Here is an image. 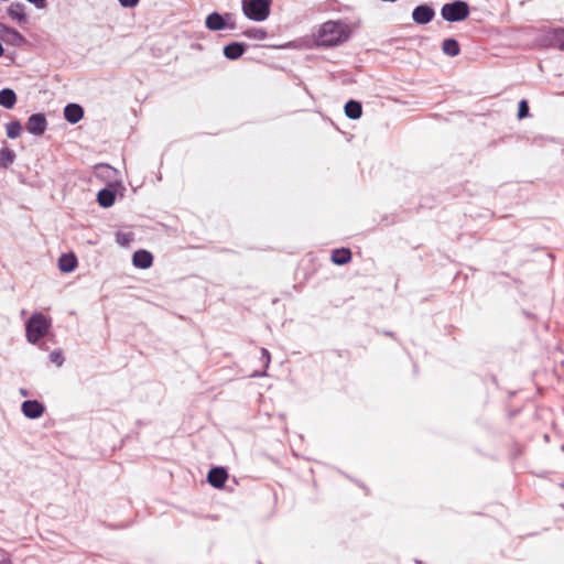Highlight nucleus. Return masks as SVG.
<instances>
[{"instance_id": "obj_29", "label": "nucleus", "mask_w": 564, "mask_h": 564, "mask_svg": "<svg viewBox=\"0 0 564 564\" xmlns=\"http://www.w3.org/2000/svg\"><path fill=\"white\" fill-rule=\"evenodd\" d=\"M122 7L133 8L138 4L139 0H118Z\"/></svg>"}, {"instance_id": "obj_6", "label": "nucleus", "mask_w": 564, "mask_h": 564, "mask_svg": "<svg viewBox=\"0 0 564 564\" xmlns=\"http://www.w3.org/2000/svg\"><path fill=\"white\" fill-rule=\"evenodd\" d=\"M205 25L210 31H220L224 29H235V22L232 15L227 13L225 15H220L217 12L210 13L205 21Z\"/></svg>"}, {"instance_id": "obj_27", "label": "nucleus", "mask_w": 564, "mask_h": 564, "mask_svg": "<svg viewBox=\"0 0 564 564\" xmlns=\"http://www.w3.org/2000/svg\"><path fill=\"white\" fill-rule=\"evenodd\" d=\"M131 240L130 234H118L117 235V242L121 246H127L129 241Z\"/></svg>"}, {"instance_id": "obj_5", "label": "nucleus", "mask_w": 564, "mask_h": 564, "mask_svg": "<svg viewBox=\"0 0 564 564\" xmlns=\"http://www.w3.org/2000/svg\"><path fill=\"white\" fill-rule=\"evenodd\" d=\"M118 189H123L122 181L115 180L109 183L107 188H104L97 194V202L104 208H109L115 204L116 200V192Z\"/></svg>"}, {"instance_id": "obj_15", "label": "nucleus", "mask_w": 564, "mask_h": 564, "mask_svg": "<svg viewBox=\"0 0 564 564\" xmlns=\"http://www.w3.org/2000/svg\"><path fill=\"white\" fill-rule=\"evenodd\" d=\"M3 31L6 33V37H3V39L7 43H9L11 45H17V46L24 43L23 35L21 33H19L17 30L4 26Z\"/></svg>"}, {"instance_id": "obj_12", "label": "nucleus", "mask_w": 564, "mask_h": 564, "mask_svg": "<svg viewBox=\"0 0 564 564\" xmlns=\"http://www.w3.org/2000/svg\"><path fill=\"white\" fill-rule=\"evenodd\" d=\"M227 477L228 475L224 468L216 467L208 473L207 479L212 486L220 488L224 486Z\"/></svg>"}, {"instance_id": "obj_26", "label": "nucleus", "mask_w": 564, "mask_h": 564, "mask_svg": "<svg viewBox=\"0 0 564 564\" xmlns=\"http://www.w3.org/2000/svg\"><path fill=\"white\" fill-rule=\"evenodd\" d=\"M33 4L37 10H45L47 8V0H26Z\"/></svg>"}, {"instance_id": "obj_22", "label": "nucleus", "mask_w": 564, "mask_h": 564, "mask_svg": "<svg viewBox=\"0 0 564 564\" xmlns=\"http://www.w3.org/2000/svg\"><path fill=\"white\" fill-rule=\"evenodd\" d=\"M7 135L10 139H17L22 132V126L19 121H11L6 126Z\"/></svg>"}, {"instance_id": "obj_13", "label": "nucleus", "mask_w": 564, "mask_h": 564, "mask_svg": "<svg viewBox=\"0 0 564 564\" xmlns=\"http://www.w3.org/2000/svg\"><path fill=\"white\" fill-rule=\"evenodd\" d=\"M77 267V259L73 253H65L58 260V268L62 272H73Z\"/></svg>"}, {"instance_id": "obj_1", "label": "nucleus", "mask_w": 564, "mask_h": 564, "mask_svg": "<svg viewBox=\"0 0 564 564\" xmlns=\"http://www.w3.org/2000/svg\"><path fill=\"white\" fill-rule=\"evenodd\" d=\"M351 35V28L343 21H327L314 32V40L319 46H337Z\"/></svg>"}, {"instance_id": "obj_7", "label": "nucleus", "mask_w": 564, "mask_h": 564, "mask_svg": "<svg viewBox=\"0 0 564 564\" xmlns=\"http://www.w3.org/2000/svg\"><path fill=\"white\" fill-rule=\"evenodd\" d=\"M46 127L47 121L43 113L31 115L26 122V130L34 135H42Z\"/></svg>"}, {"instance_id": "obj_32", "label": "nucleus", "mask_w": 564, "mask_h": 564, "mask_svg": "<svg viewBox=\"0 0 564 564\" xmlns=\"http://www.w3.org/2000/svg\"><path fill=\"white\" fill-rule=\"evenodd\" d=\"M561 47L564 50V42L561 44Z\"/></svg>"}, {"instance_id": "obj_17", "label": "nucleus", "mask_w": 564, "mask_h": 564, "mask_svg": "<svg viewBox=\"0 0 564 564\" xmlns=\"http://www.w3.org/2000/svg\"><path fill=\"white\" fill-rule=\"evenodd\" d=\"M245 52V47L240 43H231L224 48V54L229 59H236L240 57Z\"/></svg>"}, {"instance_id": "obj_8", "label": "nucleus", "mask_w": 564, "mask_h": 564, "mask_svg": "<svg viewBox=\"0 0 564 564\" xmlns=\"http://www.w3.org/2000/svg\"><path fill=\"white\" fill-rule=\"evenodd\" d=\"M22 413L29 419H39L44 413V406L36 400H29L22 403Z\"/></svg>"}, {"instance_id": "obj_30", "label": "nucleus", "mask_w": 564, "mask_h": 564, "mask_svg": "<svg viewBox=\"0 0 564 564\" xmlns=\"http://www.w3.org/2000/svg\"><path fill=\"white\" fill-rule=\"evenodd\" d=\"M261 354H262V356L265 358V362H267V365H268V364L270 362V354H269V351H268L267 349H264V348H263V349L261 350Z\"/></svg>"}, {"instance_id": "obj_4", "label": "nucleus", "mask_w": 564, "mask_h": 564, "mask_svg": "<svg viewBox=\"0 0 564 564\" xmlns=\"http://www.w3.org/2000/svg\"><path fill=\"white\" fill-rule=\"evenodd\" d=\"M441 13L446 21H463L468 17L469 8L464 1H454L452 3L444 4Z\"/></svg>"}, {"instance_id": "obj_25", "label": "nucleus", "mask_w": 564, "mask_h": 564, "mask_svg": "<svg viewBox=\"0 0 564 564\" xmlns=\"http://www.w3.org/2000/svg\"><path fill=\"white\" fill-rule=\"evenodd\" d=\"M529 115V107L525 100L519 102L518 118L523 119Z\"/></svg>"}, {"instance_id": "obj_9", "label": "nucleus", "mask_w": 564, "mask_h": 564, "mask_svg": "<svg viewBox=\"0 0 564 564\" xmlns=\"http://www.w3.org/2000/svg\"><path fill=\"white\" fill-rule=\"evenodd\" d=\"M434 17V11L427 6H419L412 13L413 20L419 24L429 23Z\"/></svg>"}, {"instance_id": "obj_21", "label": "nucleus", "mask_w": 564, "mask_h": 564, "mask_svg": "<svg viewBox=\"0 0 564 564\" xmlns=\"http://www.w3.org/2000/svg\"><path fill=\"white\" fill-rule=\"evenodd\" d=\"M442 50L448 56H456L459 54V45L456 40L447 39L443 42Z\"/></svg>"}, {"instance_id": "obj_19", "label": "nucleus", "mask_w": 564, "mask_h": 564, "mask_svg": "<svg viewBox=\"0 0 564 564\" xmlns=\"http://www.w3.org/2000/svg\"><path fill=\"white\" fill-rule=\"evenodd\" d=\"M351 259L350 250L348 249H336L332 253V261L336 264H345Z\"/></svg>"}, {"instance_id": "obj_16", "label": "nucleus", "mask_w": 564, "mask_h": 564, "mask_svg": "<svg viewBox=\"0 0 564 564\" xmlns=\"http://www.w3.org/2000/svg\"><path fill=\"white\" fill-rule=\"evenodd\" d=\"M8 14L18 22H25L26 14L24 12V7L21 3H12L8 9Z\"/></svg>"}, {"instance_id": "obj_23", "label": "nucleus", "mask_w": 564, "mask_h": 564, "mask_svg": "<svg viewBox=\"0 0 564 564\" xmlns=\"http://www.w3.org/2000/svg\"><path fill=\"white\" fill-rule=\"evenodd\" d=\"M116 170H113L109 165H100L97 167L96 174L101 178H111L113 174H116Z\"/></svg>"}, {"instance_id": "obj_18", "label": "nucleus", "mask_w": 564, "mask_h": 564, "mask_svg": "<svg viewBox=\"0 0 564 564\" xmlns=\"http://www.w3.org/2000/svg\"><path fill=\"white\" fill-rule=\"evenodd\" d=\"M345 113L350 119H358L362 113L361 105L358 101L350 100L345 105Z\"/></svg>"}, {"instance_id": "obj_3", "label": "nucleus", "mask_w": 564, "mask_h": 564, "mask_svg": "<svg viewBox=\"0 0 564 564\" xmlns=\"http://www.w3.org/2000/svg\"><path fill=\"white\" fill-rule=\"evenodd\" d=\"M271 2L272 0H242V11L248 19L261 22L269 17Z\"/></svg>"}, {"instance_id": "obj_24", "label": "nucleus", "mask_w": 564, "mask_h": 564, "mask_svg": "<svg viewBox=\"0 0 564 564\" xmlns=\"http://www.w3.org/2000/svg\"><path fill=\"white\" fill-rule=\"evenodd\" d=\"M247 35L251 39L264 40L267 37V32L262 29H251L247 32Z\"/></svg>"}, {"instance_id": "obj_2", "label": "nucleus", "mask_w": 564, "mask_h": 564, "mask_svg": "<svg viewBox=\"0 0 564 564\" xmlns=\"http://www.w3.org/2000/svg\"><path fill=\"white\" fill-rule=\"evenodd\" d=\"M51 326V321L42 313H34L26 323V339L31 344H36L44 337Z\"/></svg>"}, {"instance_id": "obj_10", "label": "nucleus", "mask_w": 564, "mask_h": 564, "mask_svg": "<svg viewBox=\"0 0 564 564\" xmlns=\"http://www.w3.org/2000/svg\"><path fill=\"white\" fill-rule=\"evenodd\" d=\"M84 116L83 108L77 104H68L64 108V117L69 123H77Z\"/></svg>"}, {"instance_id": "obj_20", "label": "nucleus", "mask_w": 564, "mask_h": 564, "mask_svg": "<svg viewBox=\"0 0 564 564\" xmlns=\"http://www.w3.org/2000/svg\"><path fill=\"white\" fill-rule=\"evenodd\" d=\"M15 159V154L9 148L0 149V167L7 169L9 165L13 163Z\"/></svg>"}, {"instance_id": "obj_11", "label": "nucleus", "mask_w": 564, "mask_h": 564, "mask_svg": "<svg viewBox=\"0 0 564 564\" xmlns=\"http://www.w3.org/2000/svg\"><path fill=\"white\" fill-rule=\"evenodd\" d=\"M153 257L149 251L138 250L133 253L132 263L137 268L148 269L152 265Z\"/></svg>"}, {"instance_id": "obj_31", "label": "nucleus", "mask_w": 564, "mask_h": 564, "mask_svg": "<svg viewBox=\"0 0 564 564\" xmlns=\"http://www.w3.org/2000/svg\"><path fill=\"white\" fill-rule=\"evenodd\" d=\"M20 393L23 395V397H26L28 395V391L25 389H21L20 390Z\"/></svg>"}, {"instance_id": "obj_28", "label": "nucleus", "mask_w": 564, "mask_h": 564, "mask_svg": "<svg viewBox=\"0 0 564 564\" xmlns=\"http://www.w3.org/2000/svg\"><path fill=\"white\" fill-rule=\"evenodd\" d=\"M50 359L52 362L56 364L57 366H61L63 364V356L59 351H53L50 355Z\"/></svg>"}, {"instance_id": "obj_14", "label": "nucleus", "mask_w": 564, "mask_h": 564, "mask_svg": "<svg viewBox=\"0 0 564 564\" xmlns=\"http://www.w3.org/2000/svg\"><path fill=\"white\" fill-rule=\"evenodd\" d=\"M17 102V95L12 89L4 88L0 90V106L11 109Z\"/></svg>"}]
</instances>
